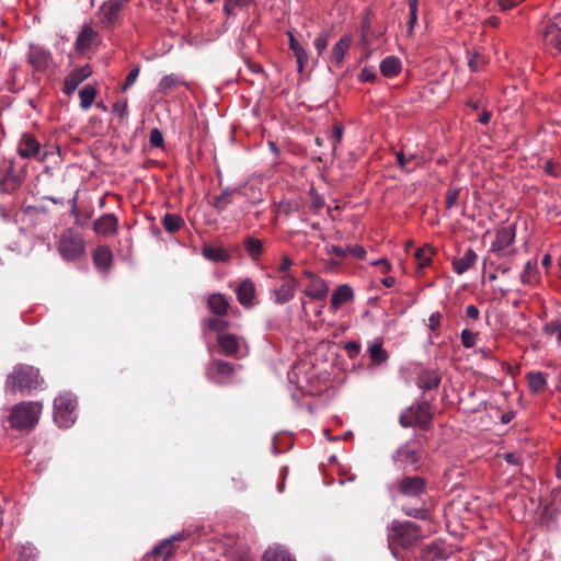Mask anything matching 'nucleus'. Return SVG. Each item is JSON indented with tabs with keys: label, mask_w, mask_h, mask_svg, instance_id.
I'll use <instances>...</instances> for the list:
<instances>
[{
	"label": "nucleus",
	"mask_w": 561,
	"mask_h": 561,
	"mask_svg": "<svg viewBox=\"0 0 561 561\" xmlns=\"http://www.w3.org/2000/svg\"><path fill=\"white\" fill-rule=\"evenodd\" d=\"M243 247L250 259L255 262H257L264 253L263 242L252 236L244 238Z\"/></svg>",
	"instance_id": "c9c22d12"
},
{
	"label": "nucleus",
	"mask_w": 561,
	"mask_h": 561,
	"mask_svg": "<svg viewBox=\"0 0 561 561\" xmlns=\"http://www.w3.org/2000/svg\"><path fill=\"white\" fill-rule=\"evenodd\" d=\"M488 65V59L478 51H473L468 59V67L472 72L482 70Z\"/></svg>",
	"instance_id": "8fccbe9b"
},
{
	"label": "nucleus",
	"mask_w": 561,
	"mask_h": 561,
	"mask_svg": "<svg viewBox=\"0 0 561 561\" xmlns=\"http://www.w3.org/2000/svg\"><path fill=\"white\" fill-rule=\"evenodd\" d=\"M58 251L67 261L77 260L85 252V241L81 233L71 228L67 229L60 236Z\"/></svg>",
	"instance_id": "39448f33"
},
{
	"label": "nucleus",
	"mask_w": 561,
	"mask_h": 561,
	"mask_svg": "<svg viewBox=\"0 0 561 561\" xmlns=\"http://www.w3.org/2000/svg\"><path fill=\"white\" fill-rule=\"evenodd\" d=\"M263 561H293L290 553L282 547H271L265 550Z\"/></svg>",
	"instance_id": "37998d69"
},
{
	"label": "nucleus",
	"mask_w": 561,
	"mask_h": 561,
	"mask_svg": "<svg viewBox=\"0 0 561 561\" xmlns=\"http://www.w3.org/2000/svg\"><path fill=\"white\" fill-rule=\"evenodd\" d=\"M287 35H288L289 48L294 51L295 57L297 59L298 71L302 72L305 66L308 64L309 55H308L307 50L296 39L293 32L288 31Z\"/></svg>",
	"instance_id": "473e14b6"
},
{
	"label": "nucleus",
	"mask_w": 561,
	"mask_h": 561,
	"mask_svg": "<svg viewBox=\"0 0 561 561\" xmlns=\"http://www.w3.org/2000/svg\"><path fill=\"white\" fill-rule=\"evenodd\" d=\"M397 163L398 165L405 171H413L415 167L420 165V161L417 160L416 154H410L405 157L403 151L396 152Z\"/></svg>",
	"instance_id": "a18cd8bd"
},
{
	"label": "nucleus",
	"mask_w": 561,
	"mask_h": 561,
	"mask_svg": "<svg viewBox=\"0 0 561 561\" xmlns=\"http://www.w3.org/2000/svg\"><path fill=\"white\" fill-rule=\"evenodd\" d=\"M353 44V36L348 33L344 34L339 42L333 46L329 57V62L335 67L341 68L344 62V58L348 53Z\"/></svg>",
	"instance_id": "f3484780"
},
{
	"label": "nucleus",
	"mask_w": 561,
	"mask_h": 561,
	"mask_svg": "<svg viewBox=\"0 0 561 561\" xmlns=\"http://www.w3.org/2000/svg\"><path fill=\"white\" fill-rule=\"evenodd\" d=\"M460 190L457 187H449L445 194V204L447 209L457 206Z\"/></svg>",
	"instance_id": "4d7b16f0"
},
{
	"label": "nucleus",
	"mask_w": 561,
	"mask_h": 561,
	"mask_svg": "<svg viewBox=\"0 0 561 561\" xmlns=\"http://www.w3.org/2000/svg\"><path fill=\"white\" fill-rule=\"evenodd\" d=\"M437 254V249L432 247L431 244H425L422 248H419L414 257L417 263V273H421L425 267L430 266L433 262L434 255Z\"/></svg>",
	"instance_id": "2f4dec72"
},
{
	"label": "nucleus",
	"mask_w": 561,
	"mask_h": 561,
	"mask_svg": "<svg viewBox=\"0 0 561 561\" xmlns=\"http://www.w3.org/2000/svg\"><path fill=\"white\" fill-rule=\"evenodd\" d=\"M423 538L420 525L411 520L394 519L388 527L387 540L391 553L398 559L399 549L409 550Z\"/></svg>",
	"instance_id": "f257e3e1"
},
{
	"label": "nucleus",
	"mask_w": 561,
	"mask_h": 561,
	"mask_svg": "<svg viewBox=\"0 0 561 561\" xmlns=\"http://www.w3.org/2000/svg\"><path fill=\"white\" fill-rule=\"evenodd\" d=\"M329 41H330V33L327 31L321 32L316 37L313 44L317 49L318 56H321L325 51V49L329 45Z\"/></svg>",
	"instance_id": "5fc2aeb1"
},
{
	"label": "nucleus",
	"mask_w": 561,
	"mask_h": 561,
	"mask_svg": "<svg viewBox=\"0 0 561 561\" xmlns=\"http://www.w3.org/2000/svg\"><path fill=\"white\" fill-rule=\"evenodd\" d=\"M344 348L350 358H355L359 355L362 346L360 343L356 341H348L345 343Z\"/></svg>",
	"instance_id": "e2e57ef3"
},
{
	"label": "nucleus",
	"mask_w": 561,
	"mask_h": 561,
	"mask_svg": "<svg viewBox=\"0 0 561 561\" xmlns=\"http://www.w3.org/2000/svg\"><path fill=\"white\" fill-rule=\"evenodd\" d=\"M293 264H294V262L289 257V255L286 253H283L280 255V264L277 267V272L279 273V276H294L290 272Z\"/></svg>",
	"instance_id": "6e6d98bb"
},
{
	"label": "nucleus",
	"mask_w": 561,
	"mask_h": 561,
	"mask_svg": "<svg viewBox=\"0 0 561 561\" xmlns=\"http://www.w3.org/2000/svg\"><path fill=\"white\" fill-rule=\"evenodd\" d=\"M217 344L220 348V353L238 358L240 351V337L232 333L218 334Z\"/></svg>",
	"instance_id": "412c9836"
},
{
	"label": "nucleus",
	"mask_w": 561,
	"mask_h": 561,
	"mask_svg": "<svg viewBox=\"0 0 561 561\" xmlns=\"http://www.w3.org/2000/svg\"><path fill=\"white\" fill-rule=\"evenodd\" d=\"M91 75L92 68L88 64L82 67L72 69L64 80V93L66 95H71L78 85L88 79Z\"/></svg>",
	"instance_id": "2eb2a0df"
},
{
	"label": "nucleus",
	"mask_w": 561,
	"mask_h": 561,
	"mask_svg": "<svg viewBox=\"0 0 561 561\" xmlns=\"http://www.w3.org/2000/svg\"><path fill=\"white\" fill-rule=\"evenodd\" d=\"M280 285L273 290L276 304L284 305L295 297L298 279L296 276H279Z\"/></svg>",
	"instance_id": "4468645a"
},
{
	"label": "nucleus",
	"mask_w": 561,
	"mask_h": 561,
	"mask_svg": "<svg viewBox=\"0 0 561 561\" xmlns=\"http://www.w3.org/2000/svg\"><path fill=\"white\" fill-rule=\"evenodd\" d=\"M394 463L400 468H417L421 460V453L414 442L402 444L392 455Z\"/></svg>",
	"instance_id": "9d476101"
},
{
	"label": "nucleus",
	"mask_w": 561,
	"mask_h": 561,
	"mask_svg": "<svg viewBox=\"0 0 561 561\" xmlns=\"http://www.w3.org/2000/svg\"><path fill=\"white\" fill-rule=\"evenodd\" d=\"M93 264L100 272H107L113 265V252L108 245H98L92 253Z\"/></svg>",
	"instance_id": "b1692460"
},
{
	"label": "nucleus",
	"mask_w": 561,
	"mask_h": 561,
	"mask_svg": "<svg viewBox=\"0 0 561 561\" xmlns=\"http://www.w3.org/2000/svg\"><path fill=\"white\" fill-rule=\"evenodd\" d=\"M516 237V226L507 225L496 230L495 239L491 244L490 251L497 257L513 256L516 253V249L513 248V243Z\"/></svg>",
	"instance_id": "0eeeda50"
},
{
	"label": "nucleus",
	"mask_w": 561,
	"mask_h": 561,
	"mask_svg": "<svg viewBox=\"0 0 561 561\" xmlns=\"http://www.w3.org/2000/svg\"><path fill=\"white\" fill-rule=\"evenodd\" d=\"M402 510H403V513L409 517H412L415 519H421V520L431 519V512L426 507L405 506Z\"/></svg>",
	"instance_id": "09e8293b"
},
{
	"label": "nucleus",
	"mask_w": 561,
	"mask_h": 561,
	"mask_svg": "<svg viewBox=\"0 0 561 561\" xmlns=\"http://www.w3.org/2000/svg\"><path fill=\"white\" fill-rule=\"evenodd\" d=\"M465 314L467 319L478 320L480 311L474 305H469L466 307Z\"/></svg>",
	"instance_id": "774afa93"
},
{
	"label": "nucleus",
	"mask_w": 561,
	"mask_h": 561,
	"mask_svg": "<svg viewBox=\"0 0 561 561\" xmlns=\"http://www.w3.org/2000/svg\"><path fill=\"white\" fill-rule=\"evenodd\" d=\"M95 96H96V89L91 84L84 85L79 92L81 108H83V110L90 108L95 100Z\"/></svg>",
	"instance_id": "c03bdc74"
},
{
	"label": "nucleus",
	"mask_w": 561,
	"mask_h": 561,
	"mask_svg": "<svg viewBox=\"0 0 561 561\" xmlns=\"http://www.w3.org/2000/svg\"><path fill=\"white\" fill-rule=\"evenodd\" d=\"M186 85V82L181 79L180 76H176L174 73L163 76L158 84V91L161 93H169L170 91L181 87Z\"/></svg>",
	"instance_id": "ea45409f"
},
{
	"label": "nucleus",
	"mask_w": 561,
	"mask_h": 561,
	"mask_svg": "<svg viewBox=\"0 0 561 561\" xmlns=\"http://www.w3.org/2000/svg\"><path fill=\"white\" fill-rule=\"evenodd\" d=\"M409 7L408 35H412L417 23L419 0H405Z\"/></svg>",
	"instance_id": "49530a36"
},
{
	"label": "nucleus",
	"mask_w": 561,
	"mask_h": 561,
	"mask_svg": "<svg viewBox=\"0 0 561 561\" xmlns=\"http://www.w3.org/2000/svg\"><path fill=\"white\" fill-rule=\"evenodd\" d=\"M442 381V375L436 369H422L416 377V385L426 391L437 389Z\"/></svg>",
	"instance_id": "a878e982"
},
{
	"label": "nucleus",
	"mask_w": 561,
	"mask_h": 561,
	"mask_svg": "<svg viewBox=\"0 0 561 561\" xmlns=\"http://www.w3.org/2000/svg\"><path fill=\"white\" fill-rule=\"evenodd\" d=\"M149 142L153 148H162L164 145V138L160 129L153 128L149 135Z\"/></svg>",
	"instance_id": "bf43d9fd"
},
{
	"label": "nucleus",
	"mask_w": 561,
	"mask_h": 561,
	"mask_svg": "<svg viewBox=\"0 0 561 561\" xmlns=\"http://www.w3.org/2000/svg\"><path fill=\"white\" fill-rule=\"evenodd\" d=\"M397 492L405 497H420L426 493L427 481L421 476H404L394 483Z\"/></svg>",
	"instance_id": "6e6552de"
},
{
	"label": "nucleus",
	"mask_w": 561,
	"mask_h": 561,
	"mask_svg": "<svg viewBox=\"0 0 561 561\" xmlns=\"http://www.w3.org/2000/svg\"><path fill=\"white\" fill-rule=\"evenodd\" d=\"M248 190L254 192L253 186L244 190L226 188L219 195L214 197L211 205L217 211L221 213L233 203H242L248 195Z\"/></svg>",
	"instance_id": "ddd939ff"
},
{
	"label": "nucleus",
	"mask_w": 561,
	"mask_h": 561,
	"mask_svg": "<svg viewBox=\"0 0 561 561\" xmlns=\"http://www.w3.org/2000/svg\"><path fill=\"white\" fill-rule=\"evenodd\" d=\"M229 321L221 319V317H210L205 321V325L208 330L217 332L218 334H225L224 332L229 328Z\"/></svg>",
	"instance_id": "de8ad7c7"
},
{
	"label": "nucleus",
	"mask_w": 561,
	"mask_h": 561,
	"mask_svg": "<svg viewBox=\"0 0 561 561\" xmlns=\"http://www.w3.org/2000/svg\"><path fill=\"white\" fill-rule=\"evenodd\" d=\"M255 293V285L250 278L243 279L236 289V295L239 304L245 308H250L253 306Z\"/></svg>",
	"instance_id": "bb28decb"
},
{
	"label": "nucleus",
	"mask_w": 561,
	"mask_h": 561,
	"mask_svg": "<svg viewBox=\"0 0 561 561\" xmlns=\"http://www.w3.org/2000/svg\"><path fill=\"white\" fill-rule=\"evenodd\" d=\"M99 33L90 24H84L79 32L75 48L78 53L84 54L98 42Z\"/></svg>",
	"instance_id": "6ab92c4d"
},
{
	"label": "nucleus",
	"mask_w": 561,
	"mask_h": 561,
	"mask_svg": "<svg viewBox=\"0 0 561 561\" xmlns=\"http://www.w3.org/2000/svg\"><path fill=\"white\" fill-rule=\"evenodd\" d=\"M383 342L381 339L375 340V342L368 347V355L370 364L379 366L386 363L389 358L388 352L382 346Z\"/></svg>",
	"instance_id": "72a5a7b5"
},
{
	"label": "nucleus",
	"mask_w": 561,
	"mask_h": 561,
	"mask_svg": "<svg viewBox=\"0 0 561 561\" xmlns=\"http://www.w3.org/2000/svg\"><path fill=\"white\" fill-rule=\"evenodd\" d=\"M112 112L121 119H125L126 116L128 115V101L127 99L123 98V99H119L117 100L113 105H112Z\"/></svg>",
	"instance_id": "3c124183"
},
{
	"label": "nucleus",
	"mask_w": 561,
	"mask_h": 561,
	"mask_svg": "<svg viewBox=\"0 0 561 561\" xmlns=\"http://www.w3.org/2000/svg\"><path fill=\"white\" fill-rule=\"evenodd\" d=\"M203 256L215 263H227L230 261V254L222 247L206 245L202 249Z\"/></svg>",
	"instance_id": "f704fd0d"
},
{
	"label": "nucleus",
	"mask_w": 561,
	"mask_h": 561,
	"mask_svg": "<svg viewBox=\"0 0 561 561\" xmlns=\"http://www.w3.org/2000/svg\"><path fill=\"white\" fill-rule=\"evenodd\" d=\"M520 280L525 285H535L539 280L537 259L528 261L520 274Z\"/></svg>",
	"instance_id": "4c0bfd02"
},
{
	"label": "nucleus",
	"mask_w": 561,
	"mask_h": 561,
	"mask_svg": "<svg viewBox=\"0 0 561 561\" xmlns=\"http://www.w3.org/2000/svg\"><path fill=\"white\" fill-rule=\"evenodd\" d=\"M43 379L39 370L30 365L20 364L7 376L5 390L10 393L30 392L39 387Z\"/></svg>",
	"instance_id": "f03ea898"
},
{
	"label": "nucleus",
	"mask_w": 561,
	"mask_h": 561,
	"mask_svg": "<svg viewBox=\"0 0 561 561\" xmlns=\"http://www.w3.org/2000/svg\"><path fill=\"white\" fill-rule=\"evenodd\" d=\"M379 70L383 77L394 78L401 73L402 62L397 56H387L381 60Z\"/></svg>",
	"instance_id": "7c9ffc66"
},
{
	"label": "nucleus",
	"mask_w": 561,
	"mask_h": 561,
	"mask_svg": "<svg viewBox=\"0 0 561 561\" xmlns=\"http://www.w3.org/2000/svg\"><path fill=\"white\" fill-rule=\"evenodd\" d=\"M162 225L168 232L175 233L184 227L185 222L180 215L167 213L162 218Z\"/></svg>",
	"instance_id": "79ce46f5"
},
{
	"label": "nucleus",
	"mask_w": 561,
	"mask_h": 561,
	"mask_svg": "<svg viewBox=\"0 0 561 561\" xmlns=\"http://www.w3.org/2000/svg\"><path fill=\"white\" fill-rule=\"evenodd\" d=\"M234 373L236 366L222 359L210 360L206 368L207 378L217 385L230 382Z\"/></svg>",
	"instance_id": "1a4fd4ad"
},
{
	"label": "nucleus",
	"mask_w": 561,
	"mask_h": 561,
	"mask_svg": "<svg viewBox=\"0 0 561 561\" xmlns=\"http://www.w3.org/2000/svg\"><path fill=\"white\" fill-rule=\"evenodd\" d=\"M228 561H252V558L244 550H234L229 554Z\"/></svg>",
	"instance_id": "0e129e2a"
},
{
	"label": "nucleus",
	"mask_w": 561,
	"mask_h": 561,
	"mask_svg": "<svg viewBox=\"0 0 561 561\" xmlns=\"http://www.w3.org/2000/svg\"><path fill=\"white\" fill-rule=\"evenodd\" d=\"M330 291L329 284L322 277L314 278L312 282H309L305 289L304 294L312 300L323 301L328 298Z\"/></svg>",
	"instance_id": "4be33fe9"
},
{
	"label": "nucleus",
	"mask_w": 561,
	"mask_h": 561,
	"mask_svg": "<svg viewBox=\"0 0 561 561\" xmlns=\"http://www.w3.org/2000/svg\"><path fill=\"white\" fill-rule=\"evenodd\" d=\"M23 182V178L15 172V163L13 160L7 161L4 174L0 181L1 192L11 193L18 190Z\"/></svg>",
	"instance_id": "aec40b11"
},
{
	"label": "nucleus",
	"mask_w": 561,
	"mask_h": 561,
	"mask_svg": "<svg viewBox=\"0 0 561 561\" xmlns=\"http://www.w3.org/2000/svg\"><path fill=\"white\" fill-rule=\"evenodd\" d=\"M327 252L340 259L353 256L357 260H364L367 253L365 248L359 244H348L346 247L332 244L327 249Z\"/></svg>",
	"instance_id": "5701e85b"
},
{
	"label": "nucleus",
	"mask_w": 561,
	"mask_h": 561,
	"mask_svg": "<svg viewBox=\"0 0 561 561\" xmlns=\"http://www.w3.org/2000/svg\"><path fill=\"white\" fill-rule=\"evenodd\" d=\"M355 294L348 284L339 285L331 295L330 311L335 313L343 305L353 302Z\"/></svg>",
	"instance_id": "a211bd4d"
},
{
	"label": "nucleus",
	"mask_w": 561,
	"mask_h": 561,
	"mask_svg": "<svg viewBox=\"0 0 561 561\" xmlns=\"http://www.w3.org/2000/svg\"><path fill=\"white\" fill-rule=\"evenodd\" d=\"M27 62L34 71L44 72L53 62L51 53L43 46L30 44L27 53Z\"/></svg>",
	"instance_id": "f8f14e48"
},
{
	"label": "nucleus",
	"mask_w": 561,
	"mask_h": 561,
	"mask_svg": "<svg viewBox=\"0 0 561 561\" xmlns=\"http://www.w3.org/2000/svg\"><path fill=\"white\" fill-rule=\"evenodd\" d=\"M43 405L37 401H27L15 404L10 412V426L18 431H30L39 421Z\"/></svg>",
	"instance_id": "20e7f679"
},
{
	"label": "nucleus",
	"mask_w": 561,
	"mask_h": 561,
	"mask_svg": "<svg viewBox=\"0 0 561 561\" xmlns=\"http://www.w3.org/2000/svg\"><path fill=\"white\" fill-rule=\"evenodd\" d=\"M207 306L209 310L218 317L227 316L230 307L227 297L221 293L209 295L207 298Z\"/></svg>",
	"instance_id": "c85d7f7f"
},
{
	"label": "nucleus",
	"mask_w": 561,
	"mask_h": 561,
	"mask_svg": "<svg viewBox=\"0 0 561 561\" xmlns=\"http://www.w3.org/2000/svg\"><path fill=\"white\" fill-rule=\"evenodd\" d=\"M442 314L439 312H433L428 318V330L435 332L440 327Z\"/></svg>",
	"instance_id": "69168bd1"
},
{
	"label": "nucleus",
	"mask_w": 561,
	"mask_h": 561,
	"mask_svg": "<svg viewBox=\"0 0 561 561\" xmlns=\"http://www.w3.org/2000/svg\"><path fill=\"white\" fill-rule=\"evenodd\" d=\"M77 400L70 393L59 394L54 400V419L59 427H69L75 423Z\"/></svg>",
	"instance_id": "423d86ee"
},
{
	"label": "nucleus",
	"mask_w": 561,
	"mask_h": 561,
	"mask_svg": "<svg viewBox=\"0 0 561 561\" xmlns=\"http://www.w3.org/2000/svg\"><path fill=\"white\" fill-rule=\"evenodd\" d=\"M41 151V144L31 134H23L18 146V153L23 159L36 157Z\"/></svg>",
	"instance_id": "393cba45"
},
{
	"label": "nucleus",
	"mask_w": 561,
	"mask_h": 561,
	"mask_svg": "<svg viewBox=\"0 0 561 561\" xmlns=\"http://www.w3.org/2000/svg\"><path fill=\"white\" fill-rule=\"evenodd\" d=\"M478 255L473 249L466 250L462 256L455 257L451 262L453 270L456 274L461 275L470 270L477 262Z\"/></svg>",
	"instance_id": "cd10ccee"
},
{
	"label": "nucleus",
	"mask_w": 561,
	"mask_h": 561,
	"mask_svg": "<svg viewBox=\"0 0 561 561\" xmlns=\"http://www.w3.org/2000/svg\"><path fill=\"white\" fill-rule=\"evenodd\" d=\"M184 539L183 535L172 536L154 546L151 550L153 556H161L164 561L169 560L173 556V541Z\"/></svg>",
	"instance_id": "e433bc0d"
},
{
	"label": "nucleus",
	"mask_w": 561,
	"mask_h": 561,
	"mask_svg": "<svg viewBox=\"0 0 561 561\" xmlns=\"http://www.w3.org/2000/svg\"><path fill=\"white\" fill-rule=\"evenodd\" d=\"M446 549L440 541H433L423 547L421 550L422 561H437L440 559H446Z\"/></svg>",
	"instance_id": "c756f323"
},
{
	"label": "nucleus",
	"mask_w": 561,
	"mask_h": 561,
	"mask_svg": "<svg viewBox=\"0 0 561 561\" xmlns=\"http://www.w3.org/2000/svg\"><path fill=\"white\" fill-rule=\"evenodd\" d=\"M434 411L432 404L423 399L415 401L411 407L402 411L399 423L403 427H417L428 431L432 427Z\"/></svg>",
	"instance_id": "7ed1b4c3"
},
{
	"label": "nucleus",
	"mask_w": 561,
	"mask_h": 561,
	"mask_svg": "<svg viewBox=\"0 0 561 561\" xmlns=\"http://www.w3.org/2000/svg\"><path fill=\"white\" fill-rule=\"evenodd\" d=\"M528 388L533 393H540L547 387L546 375L541 371H530L526 375Z\"/></svg>",
	"instance_id": "58836bf2"
},
{
	"label": "nucleus",
	"mask_w": 561,
	"mask_h": 561,
	"mask_svg": "<svg viewBox=\"0 0 561 561\" xmlns=\"http://www.w3.org/2000/svg\"><path fill=\"white\" fill-rule=\"evenodd\" d=\"M124 4L125 1L123 0H107L103 2L98 11L100 23L105 28H112L118 23Z\"/></svg>",
	"instance_id": "9b49d317"
},
{
	"label": "nucleus",
	"mask_w": 561,
	"mask_h": 561,
	"mask_svg": "<svg viewBox=\"0 0 561 561\" xmlns=\"http://www.w3.org/2000/svg\"><path fill=\"white\" fill-rule=\"evenodd\" d=\"M119 221L114 214H103L93 222V231L103 237H112L117 234Z\"/></svg>",
	"instance_id": "dca6fc26"
},
{
	"label": "nucleus",
	"mask_w": 561,
	"mask_h": 561,
	"mask_svg": "<svg viewBox=\"0 0 561 561\" xmlns=\"http://www.w3.org/2000/svg\"><path fill=\"white\" fill-rule=\"evenodd\" d=\"M377 79V73L373 67H365L360 70L358 75V80L360 82H375Z\"/></svg>",
	"instance_id": "680f3d73"
},
{
	"label": "nucleus",
	"mask_w": 561,
	"mask_h": 561,
	"mask_svg": "<svg viewBox=\"0 0 561 561\" xmlns=\"http://www.w3.org/2000/svg\"><path fill=\"white\" fill-rule=\"evenodd\" d=\"M253 0H226L224 4V12L227 15L232 14L236 8H249Z\"/></svg>",
	"instance_id": "864d4df0"
},
{
	"label": "nucleus",
	"mask_w": 561,
	"mask_h": 561,
	"mask_svg": "<svg viewBox=\"0 0 561 561\" xmlns=\"http://www.w3.org/2000/svg\"><path fill=\"white\" fill-rule=\"evenodd\" d=\"M545 38L551 48L561 51V27L556 24L548 25L545 30Z\"/></svg>",
	"instance_id": "a19ab883"
},
{
	"label": "nucleus",
	"mask_w": 561,
	"mask_h": 561,
	"mask_svg": "<svg viewBox=\"0 0 561 561\" xmlns=\"http://www.w3.org/2000/svg\"><path fill=\"white\" fill-rule=\"evenodd\" d=\"M343 134H344L343 126L341 124H339V123H335L332 126L331 134H330V138L333 140V149H335L336 146L339 144H341L342 138H343Z\"/></svg>",
	"instance_id": "052dcab7"
},
{
	"label": "nucleus",
	"mask_w": 561,
	"mask_h": 561,
	"mask_svg": "<svg viewBox=\"0 0 561 561\" xmlns=\"http://www.w3.org/2000/svg\"><path fill=\"white\" fill-rule=\"evenodd\" d=\"M139 73H140V66L137 65L126 76L121 90L123 92L127 91L136 82Z\"/></svg>",
	"instance_id": "13d9d810"
},
{
	"label": "nucleus",
	"mask_w": 561,
	"mask_h": 561,
	"mask_svg": "<svg viewBox=\"0 0 561 561\" xmlns=\"http://www.w3.org/2000/svg\"><path fill=\"white\" fill-rule=\"evenodd\" d=\"M371 265L379 266L382 274H388L391 271V263L387 259H379L371 262Z\"/></svg>",
	"instance_id": "338daca9"
},
{
	"label": "nucleus",
	"mask_w": 561,
	"mask_h": 561,
	"mask_svg": "<svg viewBox=\"0 0 561 561\" xmlns=\"http://www.w3.org/2000/svg\"><path fill=\"white\" fill-rule=\"evenodd\" d=\"M479 332H473L469 329H463L460 334L461 344L465 348H471L476 345Z\"/></svg>",
	"instance_id": "603ef678"
}]
</instances>
